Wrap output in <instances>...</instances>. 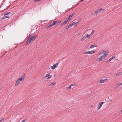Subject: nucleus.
I'll return each instance as SVG.
<instances>
[{
  "instance_id": "obj_1",
  "label": "nucleus",
  "mask_w": 122,
  "mask_h": 122,
  "mask_svg": "<svg viewBox=\"0 0 122 122\" xmlns=\"http://www.w3.org/2000/svg\"><path fill=\"white\" fill-rule=\"evenodd\" d=\"M108 53V52L107 51H102L101 52V54H103L99 59H98V60L101 61L102 59H103L104 58L107 56V55Z\"/></svg>"
},
{
  "instance_id": "obj_2",
  "label": "nucleus",
  "mask_w": 122,
  "mask_h": 122,
  "mask_svg": "<svg viewBox=\"0 0 122 122\" xmlns=\"http://www.w3.org/2000/svg\"><path fill=\"white\" fill-rule=\"evenodd\" d=\"M25 74L24 73L22 76L21 78H19L16 81L15 85V86H17L20 83V82L22 80H24V76Z\"/></svg>"
},
{
  "instance_id": "obj_3",
  "label": "nucleus",
  "mask_w": 122,
  "mask_h": 122,
  "mask_svg": "<svg viewBox=\"0 0 122 122\" xmlns=\"http://www.w3.org/2000/svg\"><path fill=\"white\" fill-rule=\"evenodd\" d=\"M10 14V12H6L4 13V17L3 18H2V19H4L6 18H9V16H6L8 14Z\"/></svg>"
},
{
  "instance_id": "obj_4",
  "label": "nucleus",
  "mask_w": 122,
  "mask_h": 122,
  "mask_svg": "<svg viewBox=\"0 0 122 122\" xmlns=\"http://www.w3.org/2000/svg\"><path fill=\"white\" fill-rule=\"evenodd\" d=\"M104 103V102H100L98 106L97 109L98 110L100 109L101 108L102 105Z\"/></svg>"
},
{
  "instance_id": "obj_5",
  "label": "nucleus",
  "mask_w": 122,
  "mask_h": 122,
  "mask_svg": "<svg viewBox=\"0 0 122 122\" xmlns=\"http://www.w3.org/2000/svg\"><path fill=\"white\" fill-rule=\"evenodd\" d=\"M32 40L30 38V37H29L27 39V40L26 41V45H27L29 44L32 42Z\"/></svg>"
},
{
  "instance_id": "obj_6",
  "label": "nucleus",
  "mask_w": 122,
  "mask_h": 122,
  "mask_svg": "<svg viewBox=\"0 0 122 122\" xmlns=\"http://www.w3.org/2000/svg\"><path fill=\"white\" fill-rule=\"evenodd\" d=\"M108 81V79H100V82L102 83L105 82H107Z\"/></svg>"
},
{
  "instance_id": "obj_7",
  "label": "nucleus",
  "mask_w": 122,
  "mask_h": 122,
  "mask_svg": "<svg viewBox=\"0 0 122 122\" xmlns=\"http://www.w3.org/2000/svg\"><path fill=\"white\" fill-rule=\"evenodd\" d=\"M52 77V76L51 75H50V74L48 73L47 74L46 76L44 77V78H46V77H47V79H48L50 78H51Z\"/></svg>"
},
{
  "instance_id": "obj_8",
  "label": "nucleus",
  "mask_w": 122,
  "mask_h": 122,
  "mask_svg": "<svg viewBox=\"0 0 122 122\" xmlns=\"http://www.w3.org/2000/svg\"><path fill=\"white\" fill-rule=\"evenodd\" d=\"M58 63L54 64L53 66H51V68L52 69H54L56 68L58 66Z\"/></svg>"
},
{
  "instance_id": "obj_9",
  "label": "nucleus",
  "mask_w": 122,
  "mask_h": 122,
  "mask_svg": "<svg viewBox=\"0 0 122 122\" xmlns=\"http://www.w3.org/2000/svg\"><path fill=\"white\" fill-rule=\"evenodd\" d=\"M87 34H85V36L82 38L81 39V41H83L86 38H87Z\"/></svg>"
},
{
  "instance_id": "obj_10",
  "label": "nucleus",
  "mask_w": 122,
  "mask_h": 122,
  "mask_svg": "<svg viewBox=\"0 0 122 122\" xmlns=\"http://www.w3.org/2000/svg\"><path fill=\"white\" fill-rule=\"evenodd\" d=\"M38 36L37 35H34L31 37L30 38L31 39V40H32L36 38Z\"/></svg>"
},
{
  "instance_id": "obj_11",
  "label": "nucleus",
  "mask_w": 122,
  "mask_h": 122,
  "mask_svg": "<svg viewBox=\"0 0 122 122\" xmlns=\"http://www.w3.org/2000/svg\"><path fill=\"white\" fill-rule=\"evenodd\" d=\"M104 10L102 8H101L98 10H96V13H98L100 12L102 10Z\"/></svg>"
},
{
  "instance_id": "obj_12",
  "label": "nucleus",
  "mask_w": 122,
  "mask_h": 122,
  "mask_svg": "<svg viewBox=\"0 0 122 122\" xmlns=\"http://www.w3.org/2000/svg\"><path fill=\"white\" fill-rule=\"evenodd\" d=\"M122 74V72H120L119 73H117L115 74V75L117 76H119Z\"/></svg>"
},
{
  "instance_id": "obj_13",
  "label": "nucleus",
  "mask_w": 122,
  "mask_h": 122,
  "mask_svg": "<svg viewBox=\"0 0 122 122\" xmlns=\"http://www.w3.org/2000/svg\"><path fill=\"white\" fill-rule=\"evenodd\" d=\"M97 45H93L91 46L90 47V48H92L94 47H97Z\"/></svg>"
},
{
  "instance_id": "obj_14",
  "label": "nucleus",
  "mask_w": 122,
  "mask_h": 122,
  "mask_svg": "<svg viewBox=\"0 0 122 122\" xmlns=\"http://www.w3.org/2000/svg\"><path fill=\"white\" fill-rule=\"evenodd\" d=\"M73 84H72L71 85H70L69 86V87H67L66 88V89L67 90H69L71 89V87L72 86H73Z\"/></svg>"
},
{
  "instance_id": "obj_15",
  "label": "nucleus",
  "mask_w": 122,
  "mask_h": 122,
  "mask_svg": "<svg viewBox=\"0 0 122 122\" xmlns=\"http://www.w3.org/2000/svg\"><path fill=\"white\" fill-rule=\"evenodd\" d=\"M67 23V21L66 22V21H65L64 22L62 23L60 25V26H61L63 25H64L65 24Z\"/></svg>"
},
{
  "instance_id": "obj_16",
  "label": "nucleus",
  "mask_w": 122,
  "mask_h": 122,
  "mask_svg": "<svg viewBox=\"0 0 122 122\" xmlns=\"http://www.w3.org/2000/svg\"><path fill=\"white\" fill-rule=\"evenodd\" d=\"M54 23L55 25V24L59 23L61 22V21L59 20H57L56 21H54L53 22Z\"/></svg>"
},
{
  "instance_id": "obj_17",
  "label": "nucleus",
  "mask_w": 122,
  "mask_h": 122,
  "mask_svg": "<svg viewBox=\"0 0 122 122\" xmlns=\"http://www.w3.org/2000/svg\"><path fill=\"white\" fill-rule=\"evenodd\" d=\"M71 24H70L67 26H66V28L67 29H68L70 28L71 27Z\"/></svg>"
},
{
  "instance_id": "obj_18",
  "label": "nucleus",
  "mask_w": 122,
  "mask_h": 122,
  "mask_svg": "<svg viewBox=\"0 0 122 122\" xmlns=\"http://www.w3.org/2000/svg\"><path fill=\"white\" fill-rule=\"evenodd\" d=\"M115 87L116 88H117L120 85V83H118L117 84L115 85Z\"/></svg>"
},
{
  "instance_id": "obj_19",
  "label": "nucleus",
  "mask_w": 122,
  "mask_h": 122,
  "mask_svg": "<svg viewBox=\"0 0 122 122\" xmlns=\"http://www.w3.org/2000/svg\"><path fill=\"white\" fill-rule=\"evenodd\" d=\"M70 20V19H69V18L68 17L67 18L66 20H65L66 22H67V23Z\"/></svg>"
},
{
  "instance_id": "obj_20",
  "label": "nucleus",
  "mask_w": 122,
  "mask_h": 122,
  "mask_svg": "<svg viewBox=\"0 0 122 122\" xmlns=\"http://www.w3.org/2000/svg\"><path fill=\"white\" fill-rule=\"evenodd\" d=\"M55 25L54 23L53 22V23L51 24L50 25V26H51V27Z\"/></svg>"
},
{
  "instance_id": "obj_21",
  "label": "nucleus",
  "mask_w": 122,
  "mask_h": 122,
  "mask_svg": "<svg viewBox=\"0 0 122 122\" xmlns=\"http://www.w3.org/2000/svg\"><path fill=\"white\" fill-rule=\"evenodd\" d=\"M89 54H92L95 53V52L94 51H89Z\"/></svg>"
},
{
  "instance_id": "obj_22",
  "label": "nucleus",
  "mask_w": 122,
  "mask_h": 122,
  "mask_svg": "<svg viewBox=\"0 0 122 122\" xmlns=\"http://www.w3.org/2000/svg\"><path fill=\"white\" fill-rule=\"evenodd\" d=\"M83 53L84 54H89V51L87 52H84Z\"/></svg>"
},
{
  "instance_id": "obj_23",
  "label": "nucleus",
  "mask_w": 122,
  "mask_h": 122,
  "mask_svg": "<svg viewBox=\"0 0 122 122\" xmlns=\"http://www.w3.org/2000/svg\"><path fill=\"white\" fill-rule=\"evenodd\" d=\"M94 32V30H92V32L91 34H90V36H91L93 34Z\"/></svg>"
},
{
  "instance_id": "obj_24",
  "label": "nucleus",
  "mask_w": 122,
  "mask_h": 122,
  "mask_svg": "<svg viewBox=\"0 0 122 122\" xmlns=\"http://www.w3.org/2000/svg\"><path fill=\"white\" fill-rule=\"evenodd\" d=\"M55 83H55V82H53V83H52L51 84L49 85L48 86H50L51 85H52V86L53 85H54L55 84Z\"/></svg>"
},
{
  "instance_id": "obj_25",
  "label": "nucleus",
  "mask_w": 122,
  "mask_h": 122,
  "mask_svg": "<svg viewBox=\"0 0 122 122\" xmlns=\"http://www.w3.org/2000/svg\"><path fill=\"white\" fill-rule=\"evenodd\" d=\"M111 58H110L106 62V63H108L110 62L111 60Z\"/></svg>"
},
{
  "instance_id": "obj_26",
  "label": "nucleus",
  "mask_w": 122,
  "mask_h": 122,
  "mask_svg": "<svg viewBox=\"0 0 122 122\" xmlns=\"http://www.w3.org/2000/svg\"><path fill=\"white\" fill-rule=\"evenodd\" d=\"M51 27L50 26V25H48L46 27V28H48Z\"/></svg>"
},
{
  "instance_id": "obj_27",
  "label": "nucleus",
  "mask_w": 122,
  "mask_h": 122,
  "mask_svg": "<svg viewBox=\"0 0 122 122\" xmlns=\"http://www.w3.org/2000/svg\"><path fill=\"white\" fill-rule=\"evenodd\" d=\"M90 34L88 35V33L87 34V36H88L87 38H90Z\"/></svg>"
},
{
  "instance_id": "obj_28",
  "label": "nucleus",
  "mask_w": 122,
  "mask_h": 122,
  "mask_svg": "<svg viewBox=\"0 0 122 122\" xmlns=\"http://www.w3.org/2000/svg\"><path fill=\"white\" fill-rule=\"evenodd\" d=\"M71 26L72 25H75L76 24V23L75 22H74L72 23V24H71Z\"/></svg>"
},
{
  "instance_id": "obj_29",
  "label": "nucleus",
  "mask_w": 122,
  "mask_h": 122,
  "mask_svg": "<svg viewBox=\"0 0 122 122\" xmlns=\"http://www.w3.org/2000/svg\"><path fill=\"white\" fill-rule=\"evenodd\" d=\"M72 17L70 15L68 17V18L69 19H70H70H71Z\"/></svg>"
},
{
  "instance_id": "obj_30",
  "label": "nucleus",
  "mask_w": 122,
  "mask_h": 122,
  "mask_svg": "<svg viewBox=\"0 0 122 122\" xmlns=\"http://www.w3.org/2000/svg\"><path fill=\"white\" fill-rule=\"evenodd\" d=\"M26 120V119H25L24 120H23L21 122H25Z\"/></svg>"
},
{
  "instance_id": "obj_31",
  "label": "nucleus",
  "mask_w": 122,
  "mask_h": 122,
  "mask_svg": "<svg viewBox=\"0 0 122 122\" xmlns=\"http://www.w3.org/2000/svg\"><path fill=\"white\" fill-rule=\"evenodd\" d=\"M115 56H113L110 58L111 59V60H112L113 59L115 58Z\"/></svg>"
},
{
  "instance_id": "obj_32",
  "label": "nucleus",
  "mask_w": 122,
  "mask_h": 122,
  "mask_svg": "<svg viewBox=\"0 0 122 122\" xmlns=\"http://www.w3.org/2000/svg\"><path fill=\"white\" fill-rule=\"evenodd\" d=\"M75 14V13H73L71 15H70L72 17Z\"/></svg>"
},
{
  "instance_id": "obj_33",
  "label": "nucleus",
  "mask_w": 122,
  "mask_h": 122,
  "mask_svg": "<svg viewBox=\"0 0 122 122\" xmlns=\"http://www.w3.org/2000/svg\"><path fill=\"white\" fill-rule=\"evenodd\" d=\"M4 119V118H3L0 120V122H1Z\"/></svg>"
},
{
  "instance_id": "obj_34",
  "label": "nucleus",
  "mask_w": 122,
  "mask_h": 122,
  "mask_svg": "<svg viewBox=\"0 0 122 122\" xmlns=\"http://www.w3.org/2000/svg\"><path fill=\"white\" fill-rule=\"evenodd\" d=\"M120 85H122V83H120Z\"/></svg>"
},
{
  "instance_id": "obj_35",
  "label": "nucleus",
  "mask_w": 122,
  "mask_h": 122,
  "mask_svg": "<svg viewBox=\"0 0 122 122\" xmlns=\"http://www.w3.org/2000/svg\"><path fill=\"white\" fill-rule=\"evenodd\" d=\"M97 13H96V12H95V14H97Z\"/></svg>"
},
{
  "instance_id": "obj_36",
  "label": "nucleus",
  "mask_w": 122,
  "mask_h": 122,
  "mask_svg": "<svg viewBox=\"0 0 122 122\" xmlns=\"http://www.w3.org/2000/svg\"><path fill=\"white\" fill-rule=\"evenodd\" d=\"M84 0H81L80 2H81L82 1H83Z\"/></svg>"
},
{
  "instance_id": "obj_37",
  "label": "nucleus",
  "mask_w": 122,
  "mask_h": 122,
  "mask_svg": "<svg viewBox=\"0 0 122 122\" xmlns=\"http://www.w3.org/2000/svg\"><path fill=\"white\" fill-rule=\"evenodd\" d=\"M121 113H122V109L121 110Z\"/></svg>"
},
{
  "instance_id": "obj_38",
  "label": "nucleus",
  "mask_w": 122,
  "mask_h": 122,
  "mask_svg": "<svg viewBox=\"0 0 122 122\" xmlns=\"http://www.w3.org/2000/svg\"><path fill=\"white\" fill-rule=\"evenodd\" d=\"M73 8H71L70 9H73Z\"/></svg>"
},
{
  "instance_id": "obj_39",
  "label": "nucleus",
  "mask_w": 122,
  "mask_h": 122,
  "mask_svg": "<svg viewBox=\"0 0 122 122\" xmlns=\"http://www.w3.org/2000/svg\"><path fill=\"white\" fill-rule=\"evenodd\" d=\"M44 21V22H45V21Z\"/></svg>"
},
{
  "instance_id": "obj_40",
  "label": "nucleus",
  "mask_w": 122,
  "mask_h": 122,
  "mask_svg": "<svg viewBox=\"0 0 122 122\" xmlns=\"http://www.w3.org/2000/svg\"><path fill=\"white\" fill-rule=\"evenodd\" d=\"M70 9H69V10Z\"/></svg>"
},
{
  "instance_id": "obj_41",
  "label": "nucleus",
  "mask_w": 122,
  "mask_h": 122,
  "mask_svg": "<svg viewBox=\"0 0 122 122\" xmlns=\"http://www.w3.org/2000/svg\"><path fill=\"white\" fill-rule=\"evenodd\" d=\"M30 36V35H29V36Z\"/></svg>"
}]
</instances>
